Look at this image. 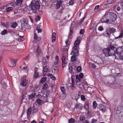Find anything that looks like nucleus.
Segmentation results:
<instances>
[{"mask_svg": "<svg viewBox=\"0 0 123 123\" xmlns=\"http://www.w3.org/2000/svg\"><path fill=\"white\" fill-rule=\"evenodd\" d=\"M80 42V41L79 40L77 39L74 43V46L72 48V51L71 53V54H73V55L71 58V60L72 62L75 61L76 60V56H78V54L79 46Z\"/></svg>", "mask_w": 123, "mask_h": 123, "instance_id": "nucleus-1", "label": "nucleus"}, {"mask_svg": "<svg viewBox=\"0 0 123 123\" xmlns=\"http://www.w3.org/2000/svg\"><path fill=\"white\" fill-rule=\"evenodd\" d=\"M112 48L113 50L115 51L114 55L115 58L116 59L118 57L123 60V48L119 47L117 49L113 46Z\"/></svg>", "mask_w": 123, "mask_h": 123, "instance_id": "nucleus-2", "label": "nucleus"}, {"mask_svg": "<svg viewBox=\"0 0 123 123\" xmlns=\"http://www.w3.org/2000/svg\"><path fill=\"white\" fill-rule=\"evenodd\" d=\"M30 6L33 12L35 13L37 12L36 10L39 9L40 6L39 2L38 1H35L34 0L32 1Z\"/></svg>", "mask_w": 123, "mask_h": 123, "instance_id": "nucleus-3", "label": "nucleus"}, {"mask_svg": "<svg viewBox=\"0 0 123 123\" xmlns=\"http://www.w3.org/2000/svg\"><path fill=\"white\" fill-rule=\"evenodd\" d=\"M112 46H111L109 48L105 49H103V53L106 56H113L115 54V51L112 49Z\"/></svg>", "mask_w": 123, "mask_h": 123, "instance_id": "nucleus-4", "label": "nucleus"}, {"mask_svg": "<svg viewBox=\"0 0 123 123\" xmlns=\"http://www.w3.org/2000/svg\"><path fill=\"white\" fill-rule=\"evenodd\" d=\"M34 51L36 53V55L38 57H43V53L38 45L34 46Z\"/></svg>", "mask_w": 123, "mask_h": 123, "instance_id": "nucleus-5", "label": "nucleus"}, {"mask_svg": "<svg viewBox=\"0 0 123 123\" xmlns=\"http://www.w3.org/2000/svg\"><path fill=\"white\" fill-rule=\"evenodd\" d=\"M62 66L63 68L65 67L67 64V62L66 59V56L64 54H62Z\"/></svg>", "mask_w": 123, "mask_h": 123, "instance_id": "nucleus-6", "label": "nucleus"}, {"mask_svg": "<svg viewBox=\"0 0 123 123\" xmlns=\"http://www.w3.org/2000/svg\"><path fill=\"white\" fill-rule=\"evenodd\" d=\"M80 79L78 77V75L76 76V84L79 87L82 86V83L80 82Z\"/></svg>", "mask_w": 123, "mask_h": 123, "instance_id": "nucleus-7", "label": "nucleus"}, {"mask_svg": "<svg viewBox=\"0 0 123 123\" xmlns=\"http://www.w3.org/2000/svg\"><path fill=\"white\" fill-rule=\"evenodd\" d=\"M116 30V29L114 28H110L107 30L106 31V34L108 35L109 36L111 33H114Z\"/></svg>", "mask_w": 123, "mask_h": 123, "instance_id": "nucleus-8", "label": "nucleus"}, {"mask_svg": "<svg viewBox=\"0 0 123 123\" xmlns=\"http://www.w3.org/2000/svg\"><path fill=\"white\" fill-rule=\"evenodd\" d=\"M39 106V105L37 104L36 103H34L32 107V111L33 112L35 113L37 111V108Z\"/></svg>", "mask_w": 123, "mask_h": 123, "instance_id": "nucleus-9", "label": "nucleus"}, {"mask_svg": "<svg viewBox=\"0 0 123 123\" xmlns=\"http://www.w3.org/2000/svg\"><path fill=\"white\" fill-rule=\"evenodd\" d=\"M82 106L81 104L79 103L77 104L74 108V110H76L78 111L79 110H81L82 109Z\"/></svg>", "mask_w": 123, "mask_h": 123, "instance_id": "nucleus-10", "label": "nucleus"}, {"mask_svg": "<svg viewBox=\"0 0 123 123\" xmlns=\"http://www.w3.org/2000/svg\"><path fill=\"white\" fill-rule=\"evenodd\" d=\"M98 108H99L100 111H101L103 112H105L106 111V107L102 104L99 105L98 106Z\"/></svg>", "mask_w": 123, "mask_h": 123, "instance_id": "nucleus-11", "label": "nucleus"}, {"mask_svg": "<svg viewBox=\"0 0 123 123\" xmlns=\"http://www.w3.org/2000/svg\"><path fill=\"white\" fill-rule=\"evenodd\" d=\"M72 25V23L70 28V32L68 37V38L69 39L71 38V35L72 34L73 31L74 29V27Z\"/></svg>", "mask_w": 123, "mask_h": 123, "instance_id": "nucleus-12", "label": "nucleus"}, {"mask_svg": "<svg viewBox=\"0 0 123 123\" xmlns=\"http://www.w3.org/2000/svg\"><path fill=\"white\" fill-rule=\"evenodd\" d=\"M89 103L88 101H86L85 103L84 106V108L86 110H87L88 111V109L89 108Z\"/></svg>", "mask_w": 123, "mask_h": 123, "instance_id": "nucleus-13", "label": "nucleus"}, {"mask_svg": "<svg viewBox=\"0 0 123 123\" xmlns=\"http://www.w3.org/2000/svg\"><path fill=\"white\" fill-rule=\"evenodd\" d=\"M10 62L9 63V65L11 67H14L15 65V61L11 58L10 59Z\"/></svg>", "mask_w": 123, "mask_h": 123, "instance_id": "nucleus-14", "label": "nucleus"}, {"mask_svg": "<svg viewBox=\"0 0 123 123\" xmlns=\"http://www.w3.org/2000/svg\"><path fill=\"white\" fill-rule=\"evenodd\" d=\"M36 95V93L35 92L33 91L30 95H28V99L29 100L31 99L34 97Z\"/></svg>", "mask_w": 123, "mask_h": 123, "instance_id": "nucleus-15", "label": "nucleus"}, {"mask_svg": "<svg viewBox=\"0 0 123 123\" xmlns=\"http://www.w3.org/2000/svg\"><path fill=\"white\" fill-rule=\"evenodd\" d=\"M119 111V113L123 112V106H118L117 108V112Z\"/></svg>", "mask_w": 123, "mask_h": 123, "instance_id": "nucleus-16", "label": "nucleus"}, {"mask_svg": "<svg viewBox=\"0 0 123 123\" xmlns=\"http://www.w3.org/2000/svg\"><path fill=\"white\" fill-rule=\"evenodd\" d=\"M27 83V81L25 79L23 80L22 83H20V85L22 86H25Z\"/></svg>", "mask_w": 123, "mask_h": 123, "instance_id": "nucleus-17", "label": "nucleus"}, {"mask_svg": "<svg viewBox=\"0 0 123 123\" xmlns=\"http://www.w3.org/2000/svg\"><path fill=\"white\" fill-rule=\"evenodd\" d=\"M61 2L59 0H58L57 2L56 8L57 9H58L60 7Z\"/></svg>", "mask_w": 123, "mask_h": 123, "instance_id": "nucleus-18", "label": "nucleus"}, {"mask_svg": "<svg viewBox=\"0 0 123 123\" xmlns=\"http://www.w3.org/2000/svg\"><path fill=\"white\" fill-rule=\"evenodd\" d=\"M61 91L63 94L64 95H66V94L65 92V88L61 86L60 87Z\"/></svg>", "mask_w": 123, "mask_h": 123, "instance_id": "nucleus-19", "label": "nucleus"}, {"mask_svg": "<svg viewBox=\"0 0 123 123\" xmlns=\"http://www.w3.org/2000/svg\"><path fill=\"white\" fill-rule=\"evenodd\" d=\"M48 76L50 77L51 78L54 80H55L56 79L55 77L53 75L51 74H48Z\"/></svg>", "mask_w": 123, "mask_h": 123, "instance_id": "nucleus-20", "label": "nucleus"}, {"mask_svg": "<svg viewBox=\"0 0 123 123\" xmlns=\"http://www.w3.org/2000/svg\"><path fill=\"white\" fill-rule=\"evenodd\" d=\"M85 16L83 18H82L81 19L78 21L77 22V25H79L81 24L82 23L83 21V20L85 18Z\"/></svg>", "mask_w": 123, "mask_h": 123, "instance_id": "nucleus-21", "label": "nucleus"}, {"mask_svg": "<svg viewBox=\"0 0 123 123\" xmlns=\"http://www.w3.org/2000/svg\"><path fill=\"white\" fill-rule=\"evenodd\" d=\"M43 71L44 72H48L49 69L48 68H47L46 66H43Z\"/></svg>", "mask_w": 123, "mask_h": 123, "instance_id": "nucleus-22", "label": "nucleus"}, {"mask_svg": "<svg viewBox=\"0 0 123 123\" xmlns=\"http://www.w3.org/2000/svg\"><path fill=\"white\" fill-rule=\"evenodd\" d=\"M22 0H17V1L16 4L17 6H18L22 3Z\"/></svg>", "mask_w": 123, "mask_h": 123, "instance_id": "nucleus-23", "label": "nucleus"}, {"mask_svg": "<svg viewBox=\"0 0 123 123\" xmlns=\"http://www.w3.org/2000/svg\"><path fill=\"white\" fill-rule=\"evenodd\" d=\"M42 101V100H41L40 99H38L37 100L36 102L35 103H37V104L38 105L39 104H41Z\"/></svg>", "mask_w": 123, "mask_h": 123, "instance_id": "nucleus-24", "label": "nucleus"}, {"mask_svg": "<svg viewBox=\"0 0 123 123\" xmlns=\"http://www.w3.org/2000/svg\"><path fill=\"white\" fill-rule=\"evenodd\" d=\"M34 39L36 40L37 41H39L40 39V38L38 37L37 36V34H34Z\"/></svg>", "mask_w": 123, "mask_h": 123, "instance_id": "nucleus-25", "label": "nucleus"}, {"mask_svg": "<svg viewBox=\"0 0 123 123\" xmlns=\"http://www.w3.org/2000/svg\"><path fill=\"white\" fill-rule=\"evenodd\" d=\"M7 33L8 32L7 30L5 29L1 32V34L2 35H4L7 34Z\"/></svg>", "mask_w": 123, "mask_h": 123, "instance_id": "nucleus-26", "label": "nucleus"}, {"mask_svg": "<svg viewBox=\"0 0 123 123\" xmlns=\"http://www.w3.org/2000/svg\"><path fill=\"white\" fill-rule=\"evenodd\" d=\"M67 107L68 108H69L71 106V102L68 101H67L66 103Z\"/></svg>", "mask_w": 123, "mask_h": 123, "instance_id": "nucleus-27", "label": "nucleus"}, {"mask_svg": "<svg viewBox=\"0 0 123 123\" xmlns=\"http://www.w3.org/2000/svg\"><path fill=\"white\" fill-rule=\"evenodd\" d=\"M97 104L96 103V102L94 101L93 103V107L94 109H95L97 107Z\"/></svg>", "mask_w": 123, "mask_h": 123, "instance_id": "nucleus-28", "label": "nucleus"}, {"mask_svg": "<svg viewBox=\"0 0 123 123\" xmlns=\"http://www.w3.org/2000/svg\"><path fill=\"white\" fill-rule=\"evenodd\" d=\"M31 111V107H30L28 108L27 111V114L28 115H30Z\"/></svg>", "mask_w": 123, "mask_h": 123, "instance_id": "nucleus-29", "label": "nucleus"}, {"mask_svg": "<svg viewBox=\"0 0 123 123\" xmlns=\"http://www.w3.org/2000/svg\"><path fill=\"white\" fill-rule=\"evenodd\" d=\"M47 78L46 77H44L42 78L41 80V83H43L46 80Z\"/></svg>", "mask_w": 123, "mask_h": 123, "instance_id": "nucleus-30", "label": "nucleus"}, {"mask_svg": "<svg viewBox=\"0 0 123 123\" xmlns=\"http://www.w3.org/2000/svg\"><path fill=\"white\" fill-rule=\"evenodd\" d=\"M17 25V23H16L14 22L12 23L11 26L13 28H15L16 27Z\"/></svg>", "mask_w": 123, "mask_h": 123, "instance_id": "nucleus-31", "label": "nucleus"}, {"mask_svg": "<svg viewBox=\"0 0 123 123\" xmlns=\"http://www.w3.org/2000/svg\"><path fill=\"white\" fill-rule=\"evenodd\" d=\"M48 87V86L47 84H44L43 86V88L44 90L46 89Z\"/></svg>", "mask_w": 123, "mask_h": 123, "instance_id": "nucleus-32", "label": "nucleus"}, {"mask_svg": "<svg viewBox=\"0 0 123 123\" xmlns=\"http://www.w3.org/2000/svg\"><path fill=\"white\" fill-rule=\"evenodd\" d=\"M74 118H71L68 120L69 123H74Z\"/></svg>", "mask_w": 123, "mask_h": 123, "instance_id": "nucleus-33", "label": "nucleus"}, {"mask_svg": "<svg viewBox=\"0 0 123 123\" xmlns=\"http://www.w3.org/2000/svg\"><path fill=\"white\" fill-rule=\"evenodd\" d=\"M39 73L38 72H35L34 74V77L35 78H37L39 75Z\"/></svg>", "mask_w": 123, "mask_h": 123, "instance_id": "nucleus-34", "label": "nucleus"}, {"mask_svg": "<svg viewBox=\"0 0 123 123\" xmlns=\"http://www.w3.org/2000/svg\"><path fill=\"white\" fill-rule=\"evenodd\" d=\"M36 29L38 33H41V30L40 28L39 27H37Z\"/></svg>", "mask_w": 123, "mask_h": 123, "instance_id": "nucleus-35", "label": "nucleus"}, {"mask_svg": "<svg viewBox=\"0 0 123 123\" xmlns=\"http://www.w3.org/2000/svg\"><path fill=\"white\" fill-rule=\"evenodd\" d=\"M81 100L83 101H84L85 100V97L84 95H81Z\"/></svg>", "mask_w": 123, "mask_h": 123, "instance_id": "nucleus-36", "label": "nucleus"}, {"mask_svg": "<svg viewBox=\"0 0 123 123\" xmlns=\"http://www.w3.org/2000/svg\"><path fill=\"white\" fill-rule=\"evenodd\" d=\"M12 8L11 7H7L6 9V11L7 12H8L12 10Z\"/></svg>", "mask_w": 123, "mask_h": 123, "instance_id": "nucleus-37", "label": "nucleus"}, {"mask_svg": "<svg viewBox=\"0 0 123 123\" xmlns=\"http://www.w3.org/2000/svg\"><path fill=\"white\" fill-rule=\"evenodd\" d=\"M81 67L80 66H78L77 68V70L78 72H80L81 71Z\"/></svg>", "mask_w": 123, "mask_h": 123, "instance_id": "nucleus-38", "label": "nucleus"}, {"mask_svg": "<svg viewBox=\"0 0 123 123\" xmlns=\"http://www.w3.org/2000/svg\"><path fill=\"white\" fill-rule=\"evenodd\" d=\"M23 38V36H20L19 37L18 39V40L20 42H22L23 41L22 39Z\"/></svg>", "mask_w": 123, "mask_h": 123, "instance_id": "nucleus-39", "label": "nucleus"}, {"mask_svg": "<svg viewBox=\"0 0 123 123\" xmlns=\"http://www.w3.org/2000/svg\"><path fill=\"white\" fill-rule=\"evenodd\" d=\"M40 17L39 16H38L37 17H36V18L35 19V21H39L40 20Z\"/></svg>", "mask_w": 123, "mask_h": 123, "instance_id": "nucleus-40", "label": "nucleus"}, {"mask_svg": "<svg viewBox=\"0 0 123 123\" xmlns=\"http://www.w3.org/2000/svg\"><path fill=\"white\" fill-rule=\"evenodd\" d=\"M50 92L49 91H48L47 92L46 94L45 95L46 96V97H45V98H46V99H47V97L49 95L50 93Z\"/></svg>", "mask_w": 123, "mask_h": 123, "instance_id": "nucleus-41", "label": "nucleus"}, {"mask_svg": "<svg viewBox=\"0 0 123 123\" xmlns=\"http://www.w3.org/2000/svg\"><path fill=\"white\" fill-rule=\"evenodd\" d=\"M68 3L69 5H73L74 4V2L73 1V0H70L69 2Z\"/></svg>", "mask_w": 123, "mask_h": 123, "instance_id": "nucleus-42", "label": "nucleus"}, {"mask_svg": "<svg viewBox=\"0 0 123 123\" xmlns=\"http://www.w3.org/2000/svg\"><path fill=\"white\" fill-rule=\"evenodd\" d=\"M23 20L24 23H25V24H27L28 23V21L27 19L25 18H24L23 19Z\"/></svg>", "mask_w": 123, "mask_h": 123, "instance_id": "nucleus-43", "label": "nucleus"}, {"mask_svg": "<svg viewBox=\"0 0 123 123\" xmlns=\"http://www.w3.org/2000/svg\"><path fill=\"white\" fill-rule=\"evenodd\" d=\"M114 2H113V0H108L107 2V3L108 4H110Z\"/></svg>", "mask_w": 123, "mask_h": 123, "instance_id": "nucleus-44", "label": "nucleus"}, {"mask_svg": "<svg viewBox=\"0 0 123 123\" xmlns=\"http://www.w3.org/2000/svg\"><path fill=\"white\" fill-rule=\"evenodd\" d=\"M72 84L71 85L70 87H71V88L73 90L75 88V87L74 86V83H72Z\"/></svg>", "mask_w": 123, "mask_h": 123, "instance_id": "nucleus-45", "label": "nucleus"}, {"mask_svg": "<svg viewBox=\"0 0 123 123\" xmlns=\"http://www.w3.org/2000/svg\"><path fill=\"white\" fill-rule=\"evenodd\" d=\"M104 29L102 26H100L98 28V30L99 31H102Z\"/></svg>", "mask_w": 123, "mask_h": 123, "instance_id": "nucleus-46", "label": "nucleus"}, {"mask_svg": "<svg viewBox=\"0 0 123 123\" xmlns=\"http://www.w3.org/2000/svg\"><path fill=\"white\" fill-rule=\"evenodd\" d=\"M1 24L2 25L4 26H5L6 27H7L8 26H9L8 25V24L4 23L2 22L1 23Z\"/></svg>", "mask_w": 123, "mask_h": 123, "instance_id": "nucleus-47", "label": "nucleus"}, {"mask_svg": "<svg viewBox=\"0 0 123 123\" xmlns=\"http://www.w3.org/2000/svg\"><path fill=\"white\" fill-rule=\"evenodd\" d=\"M84 29H81L80 31V34H82L84 33Z\"/></svg>", "mask_w": 123, "mask_h": 123, "instance_id": "nucleus-48", "label": "nucleus"}, {"mask_svg": "<svg viewBox=\"0 0 123 123\" xmlns=\"http://www.w3.org/2000/svg\"><path fill=\"white\" fill-rule=\"evenodd\" d=\"M47 63L46 60L45 59H44L43 60V65H45Z\"/></svg>", "mask_w": 123, "mask_h": 123, "instance_id": "nucleus-49", "label": "nucleus"}, {"mask_svg": "<svg viewBox=\"0 0 123 123\" xmlns=\"http://www.w3.org/2000/svg\"><path fill=\"white\" fill-rule=\"evenodd\" d=\"M123 37V33H120V35L118 37H117V38H121Z\"/></svg>", "mask_w": 123, "mask_h": 123, "instance_id": "nucleus-50", "label": "nucleus"}, {"mask_svg": "<svg viewBox=\"0 0 123 123\" xmlns=\"http://www.w3.org/2000/svg\"><path fill=\"white\" fill-rule=\"evenodd\" d=\"M97 120L93 118L92 120L91 123H95L97 122Z\"/></svg>", "mask_w": 123, "mask_h": 123, "instance_id": "nucleus-51", "label": "nucleus"}, {"mask_svg": "<svg viewBox=\"0 0 123 123\" xmlns=\"http://www.w3.org/2000/svg\"><path fill=\"white\" fill-rule=\"evenodd\" d=\"M83 74L82 73H81L80 74L79 76V77L81 79H82L83 78Z\"/></svg>", "mask_w": 123, "mask_h": 123, "instance_id": "nucleus-52", "label": "nucleus"}, {"mask_svg": "<svg viewBox=\"0 0 123 123\" xmlns=\"http://www.w3.org/2000/svg\"><path fill=\"white\" fill-rule=\"evenodd\" d=\"M69 69L70 72H71L73 70V68L72 66H70L69 67Z\"/></svg>", "mask_w": 123, "mask_h": 123, "instance_id": "nucleus-53", "label": "nucleus"}, {"mask_svg": "<svg viewBox=\"0 0 123 123\" xmlns=\"http://www.w3.org/2000/svg\"><path fill=\"white\" fill-rule=\"evenodd\" d=\"M117 76L119 77H120L122 76V74L121 73H118L117 74Z\"/></svg>", "mask_w": 123, "mask_h": 123, "instance_id": "nucleus-54", "label": "nucleus"}, {"mask_svg": "<svg viewBox=\"0 0 123 123\" xmlns=\"http://www.w3.org/2000/svg\"><path fill=\"white\" fill-rule=\"evenodd\" d=\"M21 102H22L23 100V99L25 98V97L24 95L23 94L21 96Z\"/></svg>", "mask_w": 123, "mask_h": 123, "instance_id": "nucleus-55", "label": "nucleus"}, {"mask_svg": "<svg viewBox=\"0 0 123 123\" xmlns=\"http://www.w3.org/2000/svg\"><path fill=\"white\" fill-rule=\"evenodd\" d=\"M56 35V33L54 32L52 34V37H55V36Z\"/></svg>", "mask_w": 123, "mask_h": 123, "instance_id": "nucleus-56", "label": "nucleus"}, {"mask_svg": "<svg viewBox=\"0 0 123 123\" xmlns=\"http://www.w3.org/2000/svg\"><path fill=\"white\" fill-rule=\"evenodd\" d=\"M55 37H52V42H54L55 41Z\"/></svg>", "mask_w": 123, "mask_h": 123, "instance_id": "nucleus-57", "label": "nucleus"}, {"mask_svg": "<svg viewBox=\"0 0 123 123\" xmlns=\"http://www.w3.org/2000/svg\"><path fill=\"white\" fill-rule=\"evenodd\" d=\"M55 59L56 60V61H59V57L58 55L56 56L55 57Z\"/></svg>", "mask_w": 123, "mask_h": 123, "instance_id": "nucleus-58", "label": "nucleus"}, {"mask_svg": "<svg viewBox=\"0 0 123 123\" xmlns=\"http://www.w3.org/2000/svg\"><path fill=\"white\" fill-rule=\"evenodd\" d=\"M85 119V117H81L80 118V119L81 120L83 121Z\"/></svg>", "mask_w": 123, "mask_h": 123, "instance_id": "nucleus-59", "label": "nucleus"}, {"mask_svg": "<svg viewBox=\"0 0 123 123\" xmlns=\"http://www.w3.org/2000/svg\"><path fill=\"white\" fill-rule=\"evenodd\" d=\"M73 76H72L71 77V80L72 83H74V80L73 79Z\"/></svg>", "mask_w": 123, "mask_h": 123, "instance_id": "nucleus-60", "label": "nucleus"}, {"mask_svg": "<svg viewBox=\"0 0 123 123\" xmlns=\"http://www.w3.org/2000/svg\"><path fill=\"white\" fill-rule=\"evenodd\" d=\"M91 65L92 67L94 68H95L96 67V66L93 63H92Z\"/></svg>", "mask_w": 123, "mask_h": 123, "instance_id": "nucleus-61", "label": "nucleus"}, {"mask_svg": "<svg viewBox=\"0 0 123 123\" xmlns=\"http://www.w3.org/2000/svg\"><path fill=\"white\" fill-rule=\"evenodd\" d=\"M54 63L55 65H57V64H58V61H57L54 62Z\"/></svg>", "mask_w": 123, "mask_h": 123, "instance_id": "nucleus-62", "label": "nucleus"}, {"mask_svg": "<svg viewBox=\"0 0 123 123\" xmlns=\"http://www.w3.org/2000/svg\"><path fill=\"white\" fill-rule=\"evenodd\" d=\"M99 5H97L94 8V9H97L99 8Z\"/></svg>", "mask_w": 123, "mask_h": 123, "instance_id": "nucleus-63", "label": "nucleus"}, {"mask_svg": "<svg viewBox=\"0 0 123 123\" xmlns=\"http://www.w3.org/2000/svg\"><path fill=\"white\" fill-rule=\"evenodd\" d=\"M31 123H37V122L35 120H33L31 121Z\"/></svg>", "mask_w": 123, "mask_h": 123, "instance_id": "nucleus-64", "label": "nucleus"}]
</instances>
